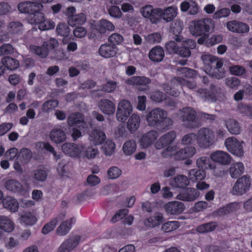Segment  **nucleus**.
<instances>
[{
	"mask_svg": "<svg viewBox=\"0 0 252 252\" xmlns=\"http://www.w3.org/2000/svg\"><path fill=\"white\" fill-rule=\"evenodd\" d=\"M146 121L148 126L153 127L160 126L162 129H169L173 125L172 120L167 117L165 110L157 108L150 111L147 115Z\"/></svg>",
	"mask_w": 252,
	"mask_h": 252,
	"instance_id": "1",
	"label": "nucleus"
},
{
	"mask_svg": "<svg viewBox=\"0 0 252 252\" xmlns=\"http://www.w3.org/2000/svg\"><path fill=\"white\" fill-rule=\"evenodd\" d=\"M178 116L184 127L189 128H195L198 127L197 113L193 108H183L179 110Z\"/></svg>",
	"mask_w": 252,
	"mask_h": 252,
	"instance_id": "2",
	"label": "nucleus"
},
{
	"mask_svg": "<svg viewBox=\"0 0 252 252\" xmlns=\"http://www.w3.org/2000/svg\"><path fill=\"white\" fill-rule=\"evenodd\" d=\"M215 28L214 21L210 18H205L195 21L192 26L190 27V31L194 36H202V34H208L212 32Z\"/></svg>",
	"mask_w": 252,
	"mask_h": 252,
	"instance_id": "3",
	"label": "nucleus"
},
{
	"mask_svg": "<svg viewBox=\"0 0 252 252\" xmlns=\"http://www.w3.org/2000/svg\"><path fill=\"white\" fill-rule=\"evenodd\" d=\"M196 141L198 146L206 149L215 142V135L213 130L208 127H202L198 130Z\"/></svg>",
	"mask_w": 252,
	"mask_h": 252,
	"instance_id": "4",
	"label": "nucleus"
},
{
	"mask_svg": "<svg viewBox=\"0 0 252 252\" xmlns=\"http://www.w3.org/2000/svg\"><path fill=\"white\" fill-rule=\"evenodd\" d=\"M251 185V179L249 175H245L238 178L234 184L232 193L235 195H242L246 193Z\"/></svg>",
	"mask_w": 252,
	"mask_h": 252,
	"instance_id": "5",
	"label": "nucleus"
},
{
	"mask_svg": "<svg viewBox=\"0 0 252 252\" xmlns=\"http://www.w3.org/2000/svg\"><path fill=\"white\" fill-rule=\"evenodd\" d=\"M224 144L227 150L231 154L238 157L243 156V141L240 142L235 137H230L225 139Z\"/></svg>",
	"mask_w": 252,
	"mask_h": 252,
	"instance_id": "6",
	"label": "nucleus"
},
{
	"mask_svg": "<svg viewBox=\"0 0 252 252\" xmlns=\"http://www.w3.org/2000/svg\"><path fill=\"white\" fill-rule=\"evenodd\" d=\"M132 111V106L130 102L126 99H122L119 102L116 112V118L118 121L124 122Z\"/></svg>",
	"mask_w": 252,
	"mask_h": 252,
	"instance_id": "7",
	"label": "nucleus"
},
{
	"mask_svg": "<svg viewBox=\"0 0 252 252\" xmlns=\"http://www.w3.org/2000/svg\"><path fill=\"white\" fill-rule=\"evenodd\" d=\"M140 12L142 16L150 20L152 24H157L161 20V9L154 8L151 5H146L141 8Z\"/></svg>",
	"mask_w": 252,
	"mask_h": 252,
	"instance_id": "8",
	"label": "nucleus"
},
{
	"mask_svg": "<svg viewBox=\"0 0 252 252\" xmlns=\"http://www.w3.org/2000/svg\"><path fill=\"white\" fill-rule=\"evenodd\" d=\"M210 91H207L206 90L203 89H199L195 91L196 94L204 101L209 102H215L217 99V94L220 93V89L212 84L210 86Z\"/></svg>",
	"mask_w": 252,
	"mask_h": 252,
	"instance_id": "9",
	"label": "nucleus"
},
{
	"mask_svg": "<svg viewBox=\"0 0 252 252\" xmlns=\"http://www.w3.org/2000/svg\"><path fill=\"white\" fill-rule=\"evenodd\" d=\"M43 7L42 4L32 0L20 2L18 5V9L21 13L31 15L38 10H41Z\"/></svg>",
	"mask_w": 252,
	"mask_h": 252,
	"instance_id": "10",
	"label": "nucleus"
},
{
	"mask_svg": "<svg viewBox=\"0 0 252 252\" xmlns=\"http://www.w3.org/2000/svg\"><path fill=\"white\" fill-rule=\"evenodd\" d=\"M226 27L229 31L240 34L248 33L250 31V27L248 24L237 20L227 22Z\"/></svg>",
	"mask_w": 252,
	"mask_h": 252,
	"instance_id": "11",
	"label": "nucleus"
},
{
	"mask_svg": "<svg viewBox=\"0 0 252 252\" xmlns=\"http://www.w3.org/2000/svg\"><path fill=\"white\" fill-rule=\"evenodd\" d=\"M67 124L70 126H77L80 129L87 128L88 124L84 120V115L79 112L71 114L67 117Z\"/></svg>",
	"mask_w": 252,
	"mask_h": 252,
	"instance_id": "12",
	"label": "nucleus"
},
{
	"mask_svg": "<svg viewBox=\"0 0 252 252\" xmlns=\"http://www.w3.org/2000/svg\"><path fill=\"white\" fill-rule=\"evenodd\" d=\"M80 236L75 235L64 240L59 247L57 252H70L79 244Z\"/></svg>",
	"mask_w": 252,
	"mask_h": 252,
	"instance_id": "13",
	"label": "nucleus"
},
{
	"mask_svg": "<svg viewBox=\"0 0 252 252\" xmlns=\"http://www.w3.org/2000/svg\"><path fill=\"white\" fill-rule=\"evenodd\" d=\"M62 149L64 154L70 157H82V152L84 150V147L82 145L66 143L62 145Z\"/></svg>",
	"mask_w": 252,
	"mask_h": 252,
	"instance_id": "14",
	"label": "nucleus"
},
{
	"mask_svg": "<svg viewBox=\"0 0 252 252\" xmlns=\"http://www.w3.org/2000/svg\"><path fill=\"white\" fill-rule=\"evenodd\" d=\"M196 152V148L194 146H187L179 150L175 146L174 159L179 160L186 159L193 157Z\"/></svg>",
	"mask_w": 252,
	"mask_h": 252,
	"instance_id": "15",
	"label": "nucleus"
},
{
	"mask_svg": "<svg viewBox=\"0 0 252 252\" xmlns=\"http://www.w3.org/2000/svg\"><path fill=\"white\" fill-rule=\"evenodd\" d=\"M166 212L169 215H177L181 214L185 210L184 204L178 201L169 202L164 206Z\"/></svg>",
	"mask_w": 252,
	"mask_h": 252,
	"instance_id": "16",
	"label": "nucleus"
},
{
	"mask_svg": "<svg viewBox=\"0 0 252 252\" xmlns=\"http://www.w3.org/2000/svg\"><path fill=\"white\" fill-rule=\"evenodd\" d=\"M176 137L174 131H170L161 136L155 144L157 149L160 150L171 144Z\"/></svg>",
	"mask_w": 252,
	"mask_h": 252,
	"instance_id": "17",
	"label": "nucleus"
},
{
	"mask_svg": "<svg viewBox=\"0 0 252 252\" xmlns=\"http://www.w3.org/2000/svg\"><path fill=\"white\" fill-rule=\"evenodd\" d=\"M151 80L145 76H132L126 80V83L131 85L139 86L140 90H148V85L151 83Z\"/></svg>",
	"mask_w": 252,
	"mask_h": 252,
	"instance_id": "18",
	"label": "nucleus"
},
{
	"mask_svg": "<svg viewBox=\"0 0 252 252\" xmlns=\"http://www.w3.org/2000/svg\"><path fill=\"white\" fill-rule=\"evenodd\" d=\"M210 158L213 161L222 165L228 164L231 161V157L229 154L221 151L214 152L211 155Z\"/></svg>",
	"mask_w": 252,
	"mask_h": 252,
	"instance_id": "19",
	"label": "nucleus"
},
{
	"mask_svg": "<svg viewBox=\"0 0 252 252\" xmlns=\"http://www.w3.org/2000/svg\"><path fill=\"white\" fill-rule=\"evenodd\" d=\"M199 194V192L196 189L188 188L184 191L179 193L176 198L182 201H192L196 199Z\"/></svg>",
	"mask_w": 252,
	"mask_h": 252,
	"instance_id": "20",
	"label": "nucleus"
},
{
	"mask_svg": "<svg viewBox=\"0 0 252 252\" xmlns=\"http://www.w3.org/2000/svg\"><path fill=\"white\" fill-rule=\"evenodd\" d=\"M98 107L104 114L110 115L114 113L115 105L114 103L108 99H102L98 102Z\"/></svg>",
	"mask_w": 252,
	"mask_h": 252,
	"instance_id": "21",
	"label": "nucleus"
},
{
	"mask_svg": "<svg viewBox=\"0 0 252 252\" xmlns=\"http://www.w3.org/2000/svg\"><path fill=\"white\" fill-rule=\"evenodd\" d=\"M158 136V134L157 131H149L141 138L140 140L141 145L143 148H147L155 142Z\"/></svg>",
	"mask_w": 252,
	"mask_h": 252,
	"instance_id": "22",
	"label": "nucleus"
},
{
	"mask_svg": "<svg viewBox=\"0 0 252 252\" xmlns=\"http://www.w3.org/2000/svg\"><path fill=\"white\" fill-rule=\"evenodd\" d=\"M4 187L7 190L20 194H23L25 192L22 185L14 179L6 181L4 183Z\"/></svg>",
	"mask_w": 252,
	"mask_h": 252,
	"instance_id": "23",
	"label": "nucleus"
},
{
	"mask_svg": "<svg viewBox=\"0 0 252 252\" xmlns=\"http://www.w3.org/2000/svg\"><path fill=\"white\" fill-rule=\"evenodd\" d=\"M77 48H51L50 53L53 57L57 60L67 59L70 52H74Z\"/></svg>",
	"mask_w": 252,
	"mask_h": 252,
	"instance_id": "24",
	"label": "nucleus"
},
{
	"mask_svg": "<svg viewBox=\"0 0 252 252\" xmlns=\"http://www.w3.org/2000/svg\"><path fill=\"white\" fill-rule=\"evenodd\" d=\"M49 137L56 143H62L66 138L65 132L60 128H53L50 132Z\"/></svg>",
	"mask_w": 252,
	"mask_h": 252,
	"instance_id": "25",
	"label": "nucleus"
},
{
	"mask_svg": "<svg viewBox=\"0 0 252 252\" xmlns=\"http://www.w3.org/2000/svg\"><path fill=\"white\" fill-rule=\"evenodd\" d=\"M89 139L94 145H100L106 139V135L102 130H94L89 134Z\"/></svg>",
	"mask_w": 252,
	"mask_h": 252,
	"instance_id": "26",
	"label": "nucleus"
},
{
	"mask_svg": "<svg viewBox=\"0 0 252 252\" xmlns=\"http://www.w3.org/2000/svg\"><path fill=\"white\" fill-rule=\"evenodd\" d=\"M64 213L60 214L56 218L52 220L50 222L46 224L42 229V232L44 234H47L52 231L59 221L63 220L65 218Z\"/></svg>",
	"mask_w": 252,
	"mask_h": 252,
	"instance_id": "27",
	"label": "nucleus"
},
{
	"mask_svg": "<svg viewBox=\"0 0 252 252\" xmlns=\"http://www.w3.org/2000/svg\"><path fill=\"white\" fill-rule=\"evenodd\" d=\"M225 125L228 131L232 134H239L241 131L239 123L235 119H228L225 121Z\"/></svg>",
	"mask_w": 252,
	"mask_h": 252,
	"instance_id": "28",
	"label": "nucleus"
},
{
	"mask_svg": "<svg viewBox=\"0 0 252 252\" xmlns=\"http://www.w3.org/2000/svg\"><path fill=\"white\" fill-rule=\"evenodd\" d=\"M244 164L238 162L232 164L229 169V174L231 178L236 179L241 175L244 172Z\"/></svg>",
	"mask_w": 252,
	"mask_h": 252,
	"instance_id": "29",
	"label": "nucleus"
},
{
	"mask_svg": "<svg viewBox=\"0 0 252 252\" xmlns=\"http://www.w3.org/2000/svg\"><path fill=\"white\" fill-rule=\"evenodd\" d=\"M140 124V118L135 114H133L129 117L127 122V128L131 133L135 132L139 128Z\"/></svg>",
	"mask_w": 252,
	"mask_h": 252,
	"instance_id": "30",
	"label": "nucleus"
},
{
	"mask_svg": "<svg viewBox=\"0 0 252 252\" xmlns=\"http://www.w3.org/2000/svg\"><path fill=\"white\" fill-rule=\"evenodd\" d=\"M177 8L175 7L169 6L164 9H161V19L166 22L171 21L177 15Z\"/></svg>",
	"mask_w": 252,
	"mask_h": 252,
	"instance_id": "31",
	"label": "nucleus"
},
{
	"mask_svg": "<svg viewBox=\"0 0 252 252\" xmlns=\"http://www.w3.org/2000/svg\"><path fill=\"white\" fill-rule=\"evenodd\" d=\"M75 221V219L72 218L62 222L56 229V233L58 235L64 236L66 235L70 230L72 224Z\"/></svg>",
	"mask_w": 252,
	"mask_h": 252,
	"instance_id": "32",
	"label": "nucleus"
},
{
	"mask_svg": "<svg viewBox=\"0 0 252 252\" xmlns=\"http://www.w3.org/2000/svg\"><path fill=\"white\" fill-rule=\"evenodd\" d=\"M14 229V223L11 220L5 216H0V230L10 232Z\"/></svg>",
	"mask_w": 252,
	"mask_h": 252,
	"instance_id": "33",
	"label": "nucleus"
},
{
	"mask_svg": "<svg viewBox=\"0 0 252 252\" xmlns=\"http://www.w3.org/2000/svg\"><path fill=\"white\" fill-rule=\"evenodd\" d=\"M3 207L11 212H15L18 211L19 204L17 201L10 196H6L2 200Z\"/></svg>",
	"mask_w": 252,
	"mask_h": 252,
	"instance_id": "34",
	"label": "nucleus"
},
{
	"mask_svg": "<svg viewBox=\"0 0 252 252\" xmlns=\"http://www.w3.org/2000/svg\"><path fill=\"white\" fill-rule=\"evenodd\" d=\"M86 21V15L84 13H80L78 15H70L68 17V23L71 27H74L77 25H82Z\"/></svg>",
	"mask_w": 252,
	"mask_h": 252,
	"instance_id": "35",
	"label": "nucleus"
},
{
	"mask_svg": "<svg viewBox=\"0 0 252 252\" xmlns=\"http://www.w3.org/2000/svg\"><path fill=\"white\" fill-rule=\"evenodd\" d=\"M31 177L34 181L42 182L46 180L47 177V172L44 169H37L33 170L31 172Z\"/></svg>",
	"mask_w": 252,
	"mask_h": 252,
	"instance_id": "36",
	"label": "nucleus"
},
{
	"mask_svg": "<svg viewBox=\"0 0 252 252\" xmlns=\"http://www.w3.org/2000/svg\"><path fill=\"white\" fill-rule=\"evenodd\" d=\"M189 184L188 178L184 175H178L175 177L171 184L172 186L178 188H185Z\"/></svg>",
	"mask_w": 252,
	"mask_h": 252,
	"instance_id": "37",
	"label": "nucleus"
},
{
	"mask_svg": "<svg viewBox=\"0 0 252 252\" xmlns=\"http://www.w3.org/2000/svg\"><path fill=\"white\" fill-rule=\"evenodd\" d=\"M164 56V52L163 48H152L149 54L150 59L156 62L161 61Z\"/></svg>",
	"mask_w": 252,
	"mask_h": 252,
	"instance_id": "38",
	"label": "nucleus"
},
{
	"mask_svg": "<svg viewBox=\"0 0 252 252\" xmlns=\"http://www.w3.org/2000/svg\"><path fill=\"white\" fill-rule=\"evenodd\" d=\"M114 29V25L111 22L105 19L100 20L96 28V30L100 33H104L106 30L113 31Z\"/></svg>",
	"mask_w": 252,
	"mask_h": 252,
	"instance_id": "39",
	"label": "nucleus"
},
{
	"mask_svg": "<svg viewBox=\"0 0 252 252\" xmlns=\"http://www.w3.org/2000/svg\"><path fill=\"white\" fill-rule=\"evenodd\" d=\"M164 220V217L162 214L158 213L154 216L150 217L146 220V222L148 223L147 224L151 227H156L159 225Z\"/></svg>",
	"mask_w": 252,
	"mask_h": 252,
	"instance_id": "40",
	"label": "nucleus"
},
{
	"mask_svg": "<svg viewBox=\"0 0 252 252\" xmlns=\"http://www.w3.org/2000/svg\"><path fill=\"white\" fill-rule=\"evenodd\" d=\"M206 176V173L203 169H193L189 172V177L192 181H201Z\"/></svg>",
	"mask_w": 252,
	"mask_h": 252,
	"instance_id": "41",
	"label": "nucleus"
},
{
	"mask_svg": "<svg viewBox=\"0 0 252 252\" xmlns=\"http://www.w3.org/2000/svg\"><path fill=\"white\" fill-rule=\"evenodd\" d=\"M1 62L7 69L11 70L16 69L19 66V62L9 57H4L1 59Z\"/></svg>",
	"mask_w": 252,
	"mask_h": 252,
	"instance_id": "42",
	"label": "nucleus"
},
{
	"mask_svg": "<svg viewBox=\"0 0 252 252\" xmlns=\"http://www.w3.org/2000/svg\"><path fill=\"white\" fill-rule=\"evenodd\" d=\"M171 83L174 85H184L190 90H193L196 87V85L194 82L187 81L180 77H174L171 80Z\"/></svg>",
	"mask_w": 252,
	"mask_h": 252,
	"instance_id": "43",
	"label": "nucleus"
},
{
	"mask_svg": "<svg viewBox=\"0 0 252 252\" xmlns=\"http://www.w3.org/2000/svg\"><path fill=\"white\" fill-rule=\"evenodd\" d=\"M35 215L31 212H26L21 217V221L26 225L32 226L37 221Z\"/></svg>",
	"mask_w": 252,
	"mask_h": 252,
	"instance_id": "44",
	"label": "nucleus"
},
{
	"mask_svg": "<svg viewBox=\"0 0 252 252\" xmlns=\"http://www.w3.org/2000/svg\"><path fill=\"white\" fill-rule=\"evenodd\" d=\"M23 25L19 22H11L7 26V31L11 34H20L22 32Z\"/></svg>",
	"mask_w": 252,
	"mask_h": 252,
	"instance_id": "45",
	"label": "nucleus"
},
{
	"mask_svg": "<svg viewBox=\"0 0 252 252\" xmlns=\"http://www.w3.org/2000/svg\"><path fill=\"white\" fill-rule=\"evenodd\" d=\"M217 226V222L212 221L201 224L196 228L197 232L200 233H208L213 231Z\"/></svg>",
	"mask_w": 252,
	"mask_h": 252,
	"instance_id": "46",
	"label": "nucleus"
},
{
	"mask_svg": "<svg viewBox=\"0 0 252 252\" xmlns=\"http://www.w3.org/2000/svg\"><path fill=\"white\" fill-rule=\"evenodd\" d=\"M41 10H38L37 12H35L29 15L28 17V20L29 23L31 24H39L44 20V14L40 12Z\"/></svg>",
	"mask_w": 252,
	"mask_h": 252,
	"instance_id": "47",
	"label": "nucleus"
},
{
	"mask_svg": "<svg viewBox=\"0 0 252 252\" xmlns=\"http://www.w3.org/2000/svg\"><path fill=\"white\" fill-rule=\"evenodd\" d=\"M136 143L133 140H129L126 142L123 147L124 154L126 156L132 154L136 150Z\"/></svg>",
	"mask_w": 252,
	"mask_h": 252,
	"instance_id": "48",
	"label": "nucleus"
},
{
	"mask_svg": "<svg viewBox=\"0 0 252 252\" xmlns=\"http://www.w3.org/2000/svg\"><path fill=\"white\" fill-rule=\"evenodd\" d=\"M177 73L178 75L189 78H193L196 75L194 70L184 67L177 68Z\"/></svg>",
	"mask_w": 252,
	"mask_h": 252,
	"instance_id": "49",
	"label": "nucleus"
},
{
	"mask_svg": "<svg viewBox=\"0 0 252 252\" xmlns=\"http://www.w3.org/2000/svg\"><path fill=\"white\" fill-rule=\"evenodd\" d=\"M175 40L177 43H180V47H195L196 46V42L192 39L177 36Z\"/></svg>",
	"mask_w": 252,
	"mask_h": 252,
	"instance_id": "50",
	"label": "nucleus"
},
{
	"mask_svg": "<svg viewBox=\"0 0 252 252\" xmlns=\"http://www.w3.org/2000/svg\"><path fill=\"white\" fill-rule=\"evenodd\" d=\"M223 65V61L221 59L214 57V59L212 60L208 66L206 68V71L208 73L213 71L218 68H221Z\"/></svg>",
	"mask_w": 252,
	"mask_h": 252,
	"instance_id": "51",
	"label": "nucleus"
},
{
	"mask_svg": "<svg viewBox=\"0 0 252 252\" xmlns=\"http://www.w3.org/2000/svg\"><path fill=\"white\" fill-rule=\"evenodd\" d=\"M180 226V223L178 221H168L164 223L161 226V230L164 232H170L174 231Z\"/></svg>",
	"mask_w": 252,
	"mask_h": 252,
	"instance_id": "52",
	"label": "nucleus"
},
{
	"mask_svg": "<svg viewBox=\"0 0 252 252\" xmlns=\"http://www.w3.org/2000/svg\"><path fill=\"white\" fill-rule=\"evenodd\" d=\"M212 165L209 158L206 157H200L196 160L197 166L203 170L212 168Z\"/></svg>",
	"mask_w": 252,
	"mask_h": 252,
	"instance_id": "53",
	"label": "nucleus"
},
{
	"mask_svg": "<svg viewBox=\"0 0 252 252\" xmlns=\"http://www.w3.org/2000/svg\"><path fill=\"white\" fill-rule=\"evenodd\" d=\"M32 157L31 151L28 149H22L19 154L18 158L19 159L24 163H28Z\"/></svg>",
	"mask_w": 252,
	"mask_h": 252,
	"instance_id": "54",
	"label": "nucleus"
},
{
	"mask_svg": "<svg viewBox=\"0 0 252 252\" xmlns=\"http://www.w3.org/2000/svg\"><path fill=\"white\" fill-rule=\"evenodd\" d=\"M115 145L110 140H107L102 147V151L106 156H111L114 152Z\"/></svg>",
	"mask_w": 252,
	"mask_h": 252,
	"instance_id": "55",
	"label": "nucleus"
},
{
	"mask_svg": "<svg viewBox=\"0 0 252 252\" xmlns=\"http://www.w3.org/2000/svg\"><path fill=\"white\" fill-rule=\"evenodd\" d=\"M196 134L194 133H189L185 135L182 140L181 144L184 145H191L196 140Z\"/></svg>",
	"mask_w": 252,
	"mask_h": 252,
	"instance_id": "56",
	"label": "nucleus"
},
{
	"mask_svg": "<svg viewBox=\"0 0 252 252\" xmlns=\"http://www.w3.org/2000/svg\"><path fill=\"white\" fill-rule=\"evenodd\" d=\"M57 32L62 36H67L70 32L69 28L63 23L58 24L56 28Z\"/></svg>",
	"mask_w": 252,
	"mask_h": 252,
	"instance_id": "57",
	"label": "nucleus"
},
{
	"mask_svg": "<svg viewBox=\"0 0 252 252\" xmlns=\"http://www.w3.org/2000/svg\"><path fill=\"white\" fill-rule=\"evenodd\" d=\"M230 13V10L228 8H222L218 10L213 15L214 19H219L222 18H225L229 16Z\"/></svg>",
	"mask_w": 252,
	"mask_h": 252,
	"instance_id": "58",
	"label": "nucleus"
},
{
	"mask_svg": "<svg viewBox=\"0 0 252 252\" xmlns=\"http://www.w3.org/2000/svg\"><path fill=\"white\" fill-rule=\"evenodd\" d=\"M183 27V23L180 20H177L172 24L170 28L171 32L175 34V37L177 36H179L178 34L180 33Z\"/></svg>",
	"mask_w": 252,
	"mask_h": 252,
	"instance_id": "59",
	"label": "nucleus"
},
{
	"mask_svg": "<svg viewBox=\"0 0 252 252\" xmlns=\"http://www.w3.org/2000/svg\"><path fill=\"white\" fill-rule=\"evenodd\" d=\"M98 153L97 149L94 147H88L85 151L82 152V157L87 158H93L95 157Z\"/></svg>",
	"mask_w": 252,
	"mask_h": 252,
	"instance_id": "60",
	"label": "nucleus"
},
{
	"mask_svg": "<svg viewBox=\"0 0 252 252\" xmlns=\"http://www.w3.org/2000/svg\"><path fill=\"white\" fill-rule=\"evenodd\" d=\"M122 174L121 170L116 166L110 167L107 171V178L109 179L118 178Z\"/></svg>",
	"mask_w": 252,
	"mask_h": 252,
	"instance_id": "61",
	"label": "nucleus"
},
{
	"mask_svg": "<svg viewBox=\"0 0 252 252\" xmlns=\"http://www.w3.org/2000/svg\"><path fill=\"white\" fill-rule=\"evenodd\" d=\"M55 27V23L52 20L46 19L44 18V20L41 22L38 26V28L40 30L45 31L53 29Z\"/></svg>",
	"mask_w": 252,
	"mask_h": 252,
	"instance_id": "62",
	"label": "nucleus"
},
{
	"mask_svg": "<svg viewBox=\"0 0 252 252\" xmlns=\"http://www.w3.org/2000/svg\"><path fill=\"white\" fill-rule=\"evenodd\" d=\"M58 103V101L56 99L48 100L43 104L42 110L43 112H47L50 109L57 107Z\"/></svg>",
	"mask_w": 252,
	"mask_h": 252,
	"instance_id": "63",
	"label": "nucleus"
},
{
	"mask_svg": "<svg viewBox=\"0 0 252 252\" xmlns=\"http://www.w3.org/2000/svg\"><path fill=\"white\" fill-rule=\"evenodd\" d=\"M98 53L101 56L108 58L115 56L116 51L114 48H99Z\"/></svg>",
	"mask_w": 252,
	"mask_h": 252,
	"instance_id": "64",
	"label": "nucleus"
}]
</instances>
